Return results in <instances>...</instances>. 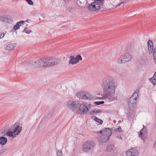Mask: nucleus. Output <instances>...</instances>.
I'll use <instances>...</instances> for the list:
<instances>
[{
    "instance_id": "18",
    "label": "nucleus",
    "mask_w": 156,
    "mask_h": 156,
    "mask_svg": "<svg viewBox=\"0 0 156 156\" xmlns=\"http://www.w3.org/2000/svg\"><path fill=\"white\" fill-rule=\"evenodd\" d=\"M148 45L149 54H151L153 50V43L151 41L149 40L148 41Z\"/></svg>"
},
{
    "instance_id": "30",
    "label": "nucleus",
    "mask_w": 156,
    "mask_h": 156,
    "mask_svg": "<svg viewBox=\"0 0 156 156\" xmlns=\"http://www.w3.org/2000/svg\"><path fill=\"white\" fill-rule=\"evenodd\" d=\"M104 103V101H96L94 102V104L97 105H100Z\"/></svg>"
},
{
    "instance_id": "22",
    "label": "nucleus",
    "mask_w": 156,
    "mask_h": 156,
    "mask_svg": "<svg viewBox=\"0 0 156 156\" xmlns=\"http://www.w3.org/2000/svg\"><path fill=\"white\" fill-rule=\"evenodd\" d=\"M115 149V146L113 144H109L107 147V151L108 152H112Z\"/></svg>"
},
{
    "instance_id": "17",
    "label": "nucleus",
    "mask_w": 156,
    "mask_h": 156,
    "mask_svg": "<svg viewBox=\"0 0 156 156\" xmlns=\"http://www.w3.org/2000/svg\"><path fill=\"white\" fill-rule=\"evenodd\" d=\"M109 139V137L107 135H104L101 134L98 138V140L100 142L102 143L106 142Z\"/></svg>"
},
{
    "instance_id": "7",
    "label": "nucleus",
    "mask_w": 156,
    "mask_h": 156,
    "mask_svg": "<svg viewBox=\"0 0 156 156\" xmlns=\"http://www.w3.org/2000/svg\"><path fill=\"white\" fill-rule=\"evenodd\" d=\"M15 127L14 126L12 127L11 129L13 130V131H7L6 132L7 135L14 138L19 134L22 130V127L19 126H16Z\"/></svg>"
},
{
    "instance_id": "8",
    "label": "nucleus",
    "mask_w": 156,
    "mask_h": 156,
    "mask_svg": "<svg viewBox=\"0 0 156 156\" xmlns=\"http://www.w3.org/2000/svg\"><path fill=\"white\" fill-rule=\"evenodd\" d=\"M76 96L79 98L91 100L94 99V97L90 93L86 92H80L76 94Z\"/></svg>"
},
{
    "instance_id": "25",
    "label": "nucleus",
    "mask_w": 156,
    "mask_h": 156,
    "mask_svg": "<svg viewBox=\"0 0 156 156\" xmlns=\"http://www.w3.org/2000/svg\"><path fill=\"white\" fill-rule=\"evenodd\" d=\"M7 139L4 137L2 136L0 137V144L2 145H4L7 143Z\"/></svg>"
},
{
    "instance_id": "39",
    "label": "nucleus",
    "mask_w": 156,
    "mask_h": 156,
    "mask_svg": "<svg viewBox=\"0 0 156 156\" xmlns=\"http://www.w3.org/2000/svg\"><path fill=\"white\" fill-rule=\"evenodd\" d=\"M111 3H114L115 2V0H109Z\"/></svg>"
},
{
    "instance_id": "13",
    "label": "nucleus",
    "mask_w": 156,
    "mask_h": 156,
    "mask_svg": "<svg viewBox=\"0 0 156 156\" xmlns=\"http://www.w3.org/2000/svg\"><path fill=\"white\" fill-rule=\"evenodd\" d=\"M70 59L69 62V63L72 65L76 64L79 62L80 60H82V58L80 55H78L76 58L72 55L70 56Z\"/></svg>"
},
{
    "instance_id": "6",
    "label": "nucleus",
    "mask_w": 156,
    "mask_h": 156,
    "mask_svg": "<svg viewBox=\"0 0 156 156\" xmlns=\"http://www.w3.org/2000/svg\"><path fill=\"white\" fill-rule=\"evenodd\" d=\"M103 0H95L93 2L89 5L88 7L89 10L95 11L100 9V6L103 4Z\"/></svg>"
},
{
    "instance_id": "26",
    "label": "nucleus",
    "mask_w": 156,
    "mask_h": 156,
    "mask_svg": "<svg viewBox=\"0 0 156 156\" xmlns=\"http://www.w3.org/2000/svg\"><path fill=\"white\" fill-rule=\"evenodd\" d=\"M151 79L152 80L154 85L156 84V72L154 73L153 77Z\"/></svg>"
},
{
    "instance_id": "16",
    "label": "nucleus",
    "mask_w": 156,
    "mask_h": 156,
    "mask_svg": "<svg viewBox=\"0 0 156 156\" xmlns=\"http://www.w3.org/2000/svg\"><path fill=\"white\" fill-rule=\"evenodd\" d=\"M100 133L104 135H107L108 137L111 136L112 131L111 129L109 128H106L100 131Z\"/></svg>"
},
{
    "instance_id": "36",
    "label": "nucleus",
    "mask_w": 156,
    "mask_h": 156,
    "mask_svg": "<svg viewBox=\"0 0 156 156\" xmlns=\"http://www.w3.org/2000/svg\"><path fill=\"white\" fill-rule=\"evenodd\" d=\"M116 131H119V132H122V129L119 126V128H117L116 129Z\"/></svg>"
},
{
    "instance_id": "32",
    "label": "nucleus",
    "mask_w": 156,
    "mask_h": 156,
    "mask_svg": "<svg viewBox=\"0 0 156 156\" xmlns=\"http://www.w3.org/2000/svg\"><path fill=\"white\" fill-rule=\"evenodd\" d=\"M28 2L29 4L31 5H33L34 3L31 0H26Z\"/></svg>"
},
{
    "instance_id": "11",
    "label": "nucleus",
    "mask_w": 156,
    "mask_h": 156,
    "mask_svg": "<svg viewBox=\"0 0 156 156\" xmlns=\"http://www.w3.org/2000/svg\"><path fill=\"white\" fill-rule=\"evenodd\" d=\"M139 154V153L137 149L135 147H131L126 152V156H138Z\"/></svg>"
},
{
    "instance_id": "40",
    "label": "nucleus",
    "mask_w": 156,
    "mask_h": 156,
    "mask_svg": "<svg viewBox=\"0 0 156 156\" xmlns=\"http://www.w3.org/2000/svg\"><path fill=\"white\" fill-rule=\"evenodd\" d=\"M144 59H145V60H147V57L146 56H144Z\"/></svg>"
},
{
    "instance_id": "38",
    "label": "nucleus",
    "mask_w": 156,
    "mask_h": 156,
    "mask_svg": "<svg viewBox=\"0 0 156 156\" xmlns=\"http://www.w3.org/2000/svg\"><path fill=\"white\" fill-rule=\"evenodd\" d=\"M87 106H88L87 107L88 108V109L89 108H90V109L92 107V105L90 104H89V105H87Z\"/></svg>"
},
{
    "instance_id": "20",
    "label": "nucleus",
    "mask_w": 156,
    "mask_h": 156,
    "mask_svg": "<svg viewBox=\"0 0 156 156\" xmlns=\"http://www.w3.org/2000/svg\"><path fill=\"white\" fill-rule=\"evenodd\" d=\"M16 45L15 44H9L5 47V49L6 50H12L14 49Z\"/></svg>"
},
{
    "instance_id": "10",
    "label": "nucleus",
    "mask_w": 156,
    "mask_h": 156,
    "mask_svg": "<svg viewBox=\"0 0 156 156\" xmlns=\"http://www.w3.org/2000/svg\"><path fill=\"white\" fill-rule=\"evenodd\" d=\"M68 107L72 111H75L79 107V103L77 101H69L67 103Z\"/></svg>"
},
{
    "instance_id": "9",
    "label": "nucleus",
    "mask_w": 156,
    "mask_h": 156,
    "mask_svg": "<svg viewBox=\"0 0 156 156\" xmlns=\"http://www.w3.org/2000/svg\"><path fill=\"white\" fill-rule=\"evenodd\" d=\"M44 58L38 59L36 61H33L31 62L30 65L34 67L41 68L45 67L44 63Z\"/></svg>"
},
{
    "instance_id": "28",
    "label": "nucleus",
    "mask_w": 156,
    "mask_h": 156,
    "mask_svg": "<svg viewBox=\"0 0 156 156\" xmlns=\"http://www.w3.org/2000/svg\"><path fill=\"white\" fill-rule=\"evenodd\" d=\"M57 156H63L62 151L61 150H58L57 151Z\"/></svg>"
},
{
    "instance_id": "27",
    "label": "nucleus",
    "mask_w": 156,
    "mask_h": 156,
    "mask_svg": "<svg viewBox=\"0 0 156 156\" xmlns=\"http://www.w3.org/2000/svg\"><path fill=\"white\" fill-rule=\"evenodd\" d=\"M6 132L5 130H2L0 132V136H5L6 135Z\"/></svg>"
},
{
    "instance_id": "3",
    "label": "nucleus",
    "mask_w": 156,
    "mask_h": 156,
    "mask_svg": "<svg viewBox=\"0 0 156 156\" xmlns=\"http://www.w3.org/2000/svg\"><path fill=\"white\" fill-rule=\"evenodd\" d=\"M133 56L131 54L126 53L120 57L117 62L119 64L125 63L131 60Z\"/></svg>"
},
{
    "instance_id": "2",
    "label": "nucleus",
    "mask_w": 156,
    "mask_h": 156,
    "mask_svg": "<svg viewBox=\"0 0 156 156\" xmlns=\"http://www.w3.org/2000/svg\"><path fill=\"white\" fill-rule=\"evenodd\" d=\"M139 91L138 89L136 90L134 92L133 95L131 97L128 102V105L129 109L134 108V105L136 103L138 98L139 96Z\"/></svg>"
},
{
    "instance_id": "35",
    "label": "nucleus",
    "mask_w": 156,
    "mask_h": 156,
    "mask_svg": "<svg viewBox=\"0 0 156 156\" xmlns=\"http://www.w3.org/2000/svg\"><path fill=\"white\" fill-rule=\"evenodd\" d=\"M5 36L4 33L0 32V39L3 37Z\"/></svg>"
},
{
    "instance_id": "23",
    "label": "nucleus",
    "mask_w": 156,
    "mask_h": 156,
    "mask_svg": "<svg viewBox=\"0 0 156 156\" xmlns=\"http://www.w3.org/2000/svg\"><path fill=\"white\" fill-rule=\"evenodd\" d=\"M101 111L99 109H95L93 110H91L90 112V113L91 115H97V114L101 112Z\"/></svg>"
},
{
    "instance_id": "37",
    "label": "nucleus",
    "mask_w": 156,
    "mask_h": 156,
    "mask_svg": "<svg viewBox=\"0 0 156 156\" xmlns=\"http://www.w3.org/2000/svg\"><path fill=\"white\" fill-rule=\"evenodd\" d=\"M154 62V63L156 64V56H153Z\"/></svg>"
},
{
    "instance_id": "14",
    "label": "nucleus",
    "mask_w": 156,
    "mask_h": 156,
    "mask_svg": "<svg viewBox=\"0 0 156 156\" xmlns=\"http://www.w3.org/2000/svg\"><path fill=\"white\" fill-rule=\"evenodd\" d=\"M139 133V136L144 142L147 137V129L144 128V125L143 129Z\"/></svg>"
},
{
    "instance_id": "31",
    "label": "nucleus",
    "mask_w": 156,
    "mask_h": 156,
    "mask_svg": "<svg viewBox=\"0 0 156 156\" xmlns=\"http://www.w3.org/2000/svg\"><path fill=\"white\" fill-rule=\"evenodd\" d=\"M24 32L27 34H29L32 32V31L31 30L24 29L23 31V32Z\"/></svg>"
},
{
    "instance_id": "15",
    "label": "nucleus",
    "mask_w": 156,
    "mask_h": 156,
    "mask_svg": "<svg viewBox=\"0 0 156 156\" xmlns=\"http://www.w3.org/2000/svg\"><path fill=\"white\" fill-rule=\"evenodd\" d=\"M0 20L4 23H11L12 22V17L9 16H0Z\"/></svg>"
},
{
    "instance_id": "33",
    "label": "nucleus",
    "mask_w": 156,
    "mask_h": 156,
    "mask_svg": "<svg viewBox=\"0 0 156 156\" xmlns=\"http://www.w3.org/2000/svg\"><path fill=\"white\" fill-rule=\"evenodd\" d=\"M6 149L4 148L0 151V155L6 151Z\"/></svg>"
},
{
    "instance_id": "1",
    "label": "nucleus",
    "mask_w": 156,
    "mask_h": 156,
    "mask_svg": "<svg viewBox=\"0 0 156 156\" xmlns=\"http://www.w3.org/2000/svg\"><path fill=\"white\" fill-rule=\"evenodd\" d=\"M101 84L105 98L109 102L117 100V97L115 96L117 86L114 80L110 76H106L103 79Z\"/></svg>"
},
{
    "instance_id": "41",
    "label": "nucleus",
    "mask_w": 156,
    "mask_h": 156,
    "mask_svg": "<svg viewBox=\"0 0 156 156\" xmlns=\"http://www.w3.org/2000/svg\"><path fill=\"white\" fill-rule=\"evenodd\" d=\"M104 98V97H101V98H100V99H103Z\"/></svg>"
},
{
    "instance_id": "29",
    "label": "nucleus",
    "mask_w": 156,
    "mask_h": 156,
    "mask_svg": "<svg viewBox=\"0 0 156 156\" xmlns=\"http://www.w3.org/2000/svg\"><path fill=\"white\" fill-rule=\"evenodd\" d=\"M115 138L116 139L118 140H122V138L120 135H118L116 136H115Z\"/></svg>"
},
{
    "instance_id": "12",
    "label": "nucleus",
    "mask_w": 156,
    "mask_h": 156,
    "mask_svg": "<svg viewBox=\"0 0 156 156\" xmlns=\"http://www.w3.org/2000/svg\"><path fill=\"white\" fill-rule=\"evenodd\" d=\"M79 110L78 113L80 114H85L89 110L87 105L85 103H83L80 104H79Z\"/></svg>"
},
{
    "instance_id": "42",
    "label": "nucleus",
    "mask_w": 156,
    "mask_h": 156,
    "mask_svg": "<svg viewBox=\"0 0 156 156\" xmlns=\"http://www.w3.org/2000/svg\"><path fill=\"white\" fill-rule=\"evenodd\" d=\"M150 79H149V80H150Z\"/></svg>"
},
{
    "instance_id": "24",
    "label": "nucleus",
    "mask_w": 156,
    "mask_h": 156,
    "mask_svg": "<svg viewBox=\"0 0 156 156\" xmlns=\"http://www.w3.org/2000/svg\"><path fill=\"white\" fill-rule=\"evenodd\" d=\"M131 109H132V108H131ZM135 115V112H134V110H133L132 109L130 110V109H129V115L128 116V119H130L133 118Z\"/></svg>"
},
{
    "instance_id": "19",
    "label": "nucleus",
    "mask_w": 156,
    "mask_h": 156,
    "mask_svg": "<svg viewBox=\"0 0 156 156\" xmlns=\"http://www.w3.org/2000/svg\"><path fill=\"white\" fill-rule=\"evenodd\" d=\"M25 22L24 21H21L18 22L16 23V24L15 25L12 30V31L16 30L20 28V27L21 26L22 24L24 23Z\"/></svg>"
},
{
    "instance_id": "34",
    "label": "nucleus",
    "mask_w": 156,
    "mask_h": 156,
    "mask_svg": "<svg viewBox=\"0 0 156 156\" xmlns=\"http://www.w3.org/2000/svg\"><path fill=\"white\" fill-rule=\"evenodd\" d=\"M156 56V47H155L153 50V56Z\"/></svg>"
},
{
    "instance_id": "21",
    "label": "nucleus",
    "mask_w": 156,
    "mask_h": 156,
    "mask_svg": "<svg viewBox=\"0 0 156 156\" xmlns=\"http://www.w3.org/2000/svg\"><path fill=\"white\" fill-rule=\"evenodd\" d=\"M91 119H94L96 122H97L98 125L101 124L103 122V120L101 119L98 118L96 117L94 115H92L90 117Z\"/></svg>"
},
{
    "instance_id": "43",
    "label": "nucleus",
    "mask_w": 156,
    "mask_h": 156,
    "mask_svg": "<svg viewBox=\"0 0 156 156\" xmlns=\"http://www.w3.org/2000/svg\"><path fill=\"white\" fill-rule=\"evenodd\" d=\"M64 1H65V0H64Z\"/></svg>"
},
{
    "instance_id": "5",
    "label": "nucleus",
    "mask_w": 156,
    "mask_h": 156,
    "mask_svg": "<svg viewBox=\"0 0 156 156\" xmlns=\"http://www.w3.org/2000/svg\"><path fill=\"white\" fill-rule=\"evenodd\" d=\"M94 143L92 141H88L84 143L83 145V151L86 153L91 152L95 147Z\"/></svg>"
},
{
    "instance_id": "4",
    "label": "nucleus",
    "mask_w": 156,
    "mask_h": 156,
    "mask_svg": "<svg viewBox=\"0 0 156 156\" xmlns=\"http://www.w3.org/2000/svg\"><path fill=\"white\" fill-rule=\"evenodd\" d=\"M45 67H49L58 64L60 63L61 60L53 58H44Z\"/></svg>"
}]
</instances>
